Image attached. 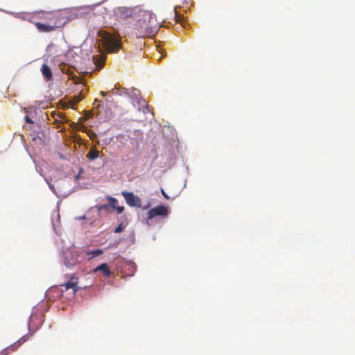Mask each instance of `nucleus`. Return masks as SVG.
Masks as SVG:
<instances>
[{"label": "nucleus", "mask_w": 355, "mask_h": 355, "mask_svg": "<svg viewBox=\"0 0 355 355\" xmlns=\"http://www.w3.org/2000/svg\"><path fill=\"white\" fill-rule=\"evenodd\" d=\"M135 26L134 33L137 37H150L157 32L155 16L148 10H141Z\"/></svg>", "instance_id": "obj_1"}, {"label": "nucleus", "mask_w": 355, "mask_h": 355, "mask_svg": "<svg viewBox=\"0 0 355 355\" xmlns=\"http://www.w3.org/2000/svg\"><path fill=\"white\" fill-rule=\"evenodd\" d=\"M102 41L103 46L110 53L118 51L121 46L120 38L107 32L102 34Z\"/></svg>", "instance_id": "obj_2"}, {"label": "nucleus", "mask_w": 355, "mask_h": 355, "mask_svg": "<svg viewBox=\"0 0 355 355\" xmlns=\"http://www.w3.org/2000/svg\"><path fill=\"white\" fill-rule=\"evenodd\" d=\"M141 6L135 7H118L114 10V15L117 19H126L128 17H134L141 13L143 10Z\"/></svg>", "instance_id": "obj_3"}, {"label": "nucleus", "mask_w": 355, "mask_h": 355, "mask_svg": "<svg viewBox=\"0 0 355 355\" xmlns=\"http://www.w3.org/2000/svg\"><path fill=\"white\" fill-rule=\"evenodd\" d=\"M122 195L124 197L126 203L133 207H141V200L137 196H135L132 192L123 191ZM148 205L142 207L143 209H148Z\"/></svg>", "instance_id": "obj_4"}, {"label": "nucleus", "mask_w": 355, "mask_h": 355, "mask_svg": "<svg viewBox=\"0 0 355 355\" xmlns=\"http://www.w3.org/2000/svg\"><path fill=\"white\" fill-rule=\"evenodd\" d=\"M53 25H56L57 28L62 27L69 20L65 11H60L53 13L51 17Z\"/></svg>", "instance_id": "obj_5"}, {"label": "nucleus", "mask_w": 355, "mask_h": 355, "mask_svg": "<svg viewBox=\"0 0 355 355\" xmlns=\"http://www.w3.org/2000/svg\"><path fill=\"white\" fill-rule=\"evenodd\" d=\"M168 214V208L163 205H158L149 210L147 213L146 220L153 219L156 216L166 217Z\"/></svg>", "instance_id": "obj_6"}, {"label": "nucleus", "mask_w": 355, "mask_h": 355, "mask_svg": "<svg viewBox=\"0 0 355 355\" xmlns=\"http://www.w3.org/2000/svg\"><path fill=\"white\" fill-rule=\"evenodd\" d=\"M78 278L74 275H72L70 277L67 282L60 285V286H64L65 290L72 288L73 290V293H76L78 290L82 289L81 287L78 286Z\"/></svg>", "instance_id": "obj_7"}, {"label": "nucleus", "mask_w": 355, "mask_h": 355, "mask_svg": "<svg viewBox=\"0 0 355 355\" xmlns=\"http://www.w3.org/2000/svg\"><path fill=\"white\" fill-rule=\"evenodd\" d=\"M35 26L40 32L48 33L52 32L55 30L56 25H53L52 22L47 24H42L40 22H35Z\"/></svg>", "instance_id": "obj_8"}, {"label": "nucleus", "mask_w": 355, "mask_h": 355, "mask_svg": "<svg viewBox=\"0 0 355 355\" xmlns=\"http://www.w3.org/2000/svg\"><path fill=\"white\" fill-rule=\"evenodd\" d=\"M101 272L105 277H110L111 275V271L108 265L105 263H101L94 269V272Z\"/></svg>", "instance_id": "obj_9"}, {"label": "nucleus", "mask_w": 355, "mask_h": 355, "mask_svg": "<svg viewBox=\"0 0 355 355\" xmlns=\"http://www.w3.org/2000/svg\"><path fill=\"white\" fill-rule=\"evenodd\" d=\"M41 72L46 80H49L52 79V77H53L52 71H51L50 67L47 64H43L42 65Z\"/></svg>", "instance_id": "obj_10"}, {"label": "nucleus", "mask_w": 355, "mask_h": 355, "mask_svg": "<svg viewBox=\"0 0 355 355\" xmlns=\"http://www.w3.org/2000/svg\"><path fill=\"white\" fill-rule=\"evenodd\" d=\"M28 338L27 335L22 336L17 342L14 343L12 345H10L8 347V349L12 350V351L16 350L20 346V345L21 343L26 342L28 340Z\"/></svg>", "instance_id": "obj_11"}, {"label": "nucleus", "mask_w": 355, "mask_h": 355, "mask_svg": "<svg viewBox=\"0 0 355 355\" xmlns=\"http://www.w3.org/2000/svg\"><path fill=\"white\" fill-rule=\"evenodd\" d=\"M101 254H103V250L101 249H97L94 250H87L86 252V254L89 257V259L96 257Z\"/></svg>", "instance_id": "obj_12"}, {"label": "nucleus", "mask_w": 355, "mask_h": 355, "mask_svg": "<svg viewBox=\"0 0 355 355\" xmlns=\"http://www.w3.org/2000/svg\"><path fill=\"white\" fill-rule=\"evenodd\" d=\"M99 151L96 149L92 148L87 154L86 157L89 159H95L99 155Z\"/></svg>", "instance_id": "obj_13"}, {"label": "nucleus", "mask_w": 355, "mask_h": 355, "mask_svg": "<svg viewBox=\"0 0 355 355\" xmlns=\"http://www.w3.org/2000/svg\"><path fill=\"white\" fill-rule=\"evenodd\" d=\"M174 12H175V18L176 21L183 24L184 17L182 15L180 14L178 12V6L175 7Z\"/></svg>", "instance_id": "obj_14"}, {"label": "nucleus", "mask_w": 355, "mask_h": 355, "mask_svg": "<svg viewBox=\"0 0 355 355\" xmlns=\"http://www.w3.org/2000/svg\"><path fill=\"white\" fill-rule=\"evenodd\" d=\"M82 100V96L80 95L75 96L71 99L69 100V103L71 105V107L74 108V107Z\"/></svg>", "instance_id": "obj_15"}, {"label": "nucleus", "mask_w": 355, "mask_h": 355, "mask_svg": "<svg viewBox=\"0 0 355 355\" xmlns=\"http://www.w3.org/2000/svg\"><path fill=\"white\" fill-rule=\"evenodd\" d=\"M108 200L110 202L109 205L114 209L116 207V204L118 202L117 200L113 197H108Z\"/></svg>", "instance_id": "obj_16"}, {"label": "nucleus", "mask_w": 355, "mask_h": 355, "mask_svg": "<svg viewBox=\"0 0 355 355\" xmlns=\"http://www.w3.org/2000/svg\"><path fill=\"white\" fill-rule=\"evenodd\" d=\"M137 103L138 104V105L146 107V109L148 108V105L145 100L141 99L139 97H137Z\"/></svg>", "instance_id": "obj_17"}, {"label": "nucleus", "mask_w": 355, "mask_h": 355, "mask_svg": "<svg viewBox=\"0 0 355 355\" xmlns=\"http://www.w3.org/2000/svg\"><path fill=\"white\" fill-rule=\"evenodd\" d=\"M125 226L123 225V223H120L114 230V232L115 233H120L121 232L123 229H124Z\"/></svg>", "instance_id": "obj_18"}, {"label": "nucleus", "mask_w": 355, "mask_h": 355, "mask_svg": "<svg viewBox=\"0 0 355 355\" xmlns=\"http://www.w3.org/2000/svg\"><path fill=\"white\" fill-rule=\"evenodd\" d=\"M132 100H135V102H136V103H137V97H139V96H138L139 91H137V90H134V91H132Z\"/></svg>", "instance_id": "obj_19"}, {"label": "nucleus", "mask_w": 355, "mask_h": 355, "mask_svg": "<svg viewBox=\"0 0 355 355\" xmlns=\"http://www.w3.org/2000/svg\"><path fill=\"white\" fill-rule=\"evenodd\" d=\"M132 100H135V102H136V103H137V97H139V96H138L139 91H137V90H134V91H132Z\"/></svg>", "instance_id": "obj_20"}, {"label": "nucleus", "mask_w": 355, "mask_h": 355, "mask_svg": "<svg viewBox=\"0 0 355 355\" xmlns=\"http://www.w3.org/2000/svg\"><path fill=\"white\" fill-rule=\"evenodd\" d=\"M114 209H116V211L118 214H121L124 210V207L123 206H120V207L116 206Z\"/></svg>", "instance_id": "obj_21"}, {"label": "nucleus", "mask_w": 355, "mask_h": 355, "mask_svg": "<svg viewBox=\"0 0 355 355\" xmlns=\"http://www.w3.org/2000/svg\"><path fill=\"white\" fill-rule=\"evenodd\" d=\"M93 105L95 108H98L101 106L100 101L96 98L95 99Z\"/></svg>", "instance_id": "obj_22"}, {"label": "nucleus", "mask_w": 355, "mask_h": 355, "mask_svg": "<svg viewBox=\"0 0 355 355\" xmlns=\"http://www.w3.org/2000/svg\"><path fill=\"white\" fill-rule=\"evenodd\" d=\"M110 205H101L99 207V209L100 210H102V209H107L109 208Z\"/></svg>", "instance_id": "obj_23"}, {"label": "nucleus", "mask_w": 355, "mask_h": 355, "mask_svg": "<svg viewBox=\"0 0 355 355\" xmlns=\"http://www.w3.org/2000/svg\"><path fill=\"white\" fill-rule=\"evenodd\" d=\"M25 120L28 123H33V121H31V119L28 116H25Z\"/></svg>", "instance_id": "obj_24"}, {"label": "nucleus", "mask_w": 355, "mask_h": 355, "mask_svg": "<svg viewBox=\"0 0 355 355\" xmlns=\"http://www.w3.org/2000/svg\"><path fill=\"white\" fill-rule=\"evenodd\" d=\"M92 114L91 111L87 112V117H92Z\"/></svg>", "instance_id": "obj_25"}, {"label": "nucleus", "mask_w": 355, "mask_h": 355, "mask_svg": "<svg viewBox=\"0 0 355 355\" xmlns=\"http://www.w3.org/2000/svg\"><path fill=\"white\" fill-rule=\"evenodd\" d=\"M162 193L163 194V196L166 198V199H168V197L166 196V193L164 192V191L163 189H162Z\"/></svg>", "instance_id": "obj_26"}, {"label": "nucleus", "mask_w": 355, "mask_h": 355, "mask_svg": "<svg viewBox=\"0 0 355 355\" xmlns=\"http://www.w3.org/2000/svg\"><path fill=\"white\" fill-rule=\"evenodd\" d=\"M101 94L102 96H105V95H106V92H103V91H101Z\"/></svg>", "instance_id": "obj_27"}, {"label": "nucleus", "mask_w": 355, "mask_h": 355, "mask_svg": "<svg viewBox=\"0 0 355 355\" xmlns=\"http://www.w3.org/2000/svg\"><path fill=\"white\" fill-rule=\"evenodd\" d=\"M104 62H105V60H103L101 61V66H100V68H101V67H103V65L104 64Z\"/></svg>", "instance_id": "obj_28"}, {"label": "nucleus", "mask_w": 355, "mask_h": 355, "mask_svg": "<svg viewBox=\"0 0 355 355\" xmlns=\"http://www.w3.org/2000/svg\"><path fill=\"white\" fill-rule=\"evenodd\" d=\"M184 1L187 3V0H184Z\"/></svg>", "instance_id": "obj_29"}]
</instances>
